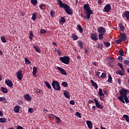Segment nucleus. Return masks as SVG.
I'll return each instance as SVG.
<instances>
[{
	"label": "nucleus",
	"mask_w": 129,
	"mask_h": 129,
	"mask_svg": "<svg viewBox=\"0 0 129 129\" xmlns=\"http://www.w3.org/2000/svg\"><path fill=\"white\" fill-rule=\"evenodd\" d=\"M59 23H62V24H64L66 22V20L65 18L63 17H61L60 18V20H59Z\"/></svg>",
	"instance_id": "29"
},
{
	"label": "nucleus",
	"mask_w": 129,
	"mask_h": 129,
	"mask_svg": "<svg viewBox=\"0 0 129 129\" xmlns=\"http://www.w3.org/2000/svg\"><path fill=\"white\" fill-rule=\"evenodd\" d=\"M24 98L26 100H27V101H31V97H30V95L29 94L24 95Z\"/></svg>",
	"instance_id": "24"
},
{
	"label": "nucleus",
	"mask_w": 129,
	"mask_h": 129,
	"mask_svg": "<svg viewBox=\"0 0 129 129\" xmlns=\"http://www.w3.org/2000/svg\"><path fill=\"white\" fill-rule=\"evenodd\" d=\"M5 100H6V97H0V101L1 102L4 101Z\"/></svg>",
	"instance_id": "59"
},
{
	"label": "nucleus",
	"mask_w": 129,
	"mask_h": 129,
	"mask_svg": "<svg viewBox=\"0 0 129 129\" xmlns=\"http://www.w3.org/2000/svg\"><path fill=\"white\" fill-rule=\"evenodd\" d=\"M37 13H34L32 14V17H31V20H32L34 22L36 21V19H37Z\"/></svg>",
	"instance_id": "21"
},
{
	"label": "nucleus",
	"mask_w": 129,
	"mask_h": 129,
	"mask_svg": "<svg viewBox=\"0 0 129 129\" xmlns=\"http://www.w3.org/2000/svg\"><path fill=\"white\" fill-rule=\"evenodd\" d=\"M51 85L54 90H57V91H60V90H61V87H60L59 82L56 81H52Z\"/></svg>",
	"instance_id": "4"
},
{
	"label": "nucleus",
	"mask_w": 129,
	"mask_h": 129,
	"mask_svg": "<svg viewBox=\"0 0 129 129\" xmlns=\"http://www.w3.org/2000/svg\"><path fill=\"white\" fill-rule=\"evenodd\" d=\"M101 73L99 72V71H98V72L96 73V76H97L98 78H99V75H100Z\"/></svg>",
	"instance_id": "55"
},
{
	"label": "nucleus",
	"mask_w": 129,
	"mask_h": 129,
	"mask_svg": "<svg viewBox=\"0 0 129 129\" xmlns=\"http://www.w3.org/2000/svg\"><path fill=\"white\" fill-rule=\"evenodd\" d=\"M49 117H52V118H56V115H54V114H50L49 115Z\"/></svg>",
	"instance_id": "58"
},
{
	"label": "nucleus",
	"mask_w": 129,
	"mask_h": 129,
	"mask_svg": "<svg viewBox=\"0 0 129 129\" xmlns=\"http://www.w3.org/2000/svg\"><path fill=\"white\" fill-rule=\"evenodd\" d=\"M50 16L52 17H55V11H54L51 10L50 11Z\"/></svg>",
	"instance_id": "48"
},
{
	"label": "nucleus",
	"mask_w": 129,
	"mask_h": 129,
	"mask_svg": "<svg viewBox=\"0 0 129 129\" xmlns=\"http://www.w3.org/2000/svg\"><path fill=\"white\" fill-rule=\"evenodd\" d=\"M86 123L88 125V127L89 129H91L93 127V125H92V122H91V121H89V120H87L86 121Z\"/></svg>",
	"instance_id": "18"
},
{
	"label": "nucleus",
	"mask_w": 129,
	"mask_h": 129,
	"mask_svg": "<svg viewBox=\"0 0 129 129\" xmlns=\"http://www.w3.org/2000/svg\"><path fill=\"white\" fill-rule=\"evenodd\" d=\"M98 94L99 96H104V94L102 92V89H99V93Z\"/></svg>",
	"instance_id": "33"
},
{
	"label": "nucleus",
	"mask_w": 129,
	"mask_h": 129,
	"mask_svg": "<svg viewBox=\"0 0 129 129\" xmlns=\"http://www.w3.org/2000/svg\"><path fill=\"white\" fill-rule=\"evenodd\" d=\"M103 33H100L99 34V40H103Z\"/></svg>",
	"instance_id": "43"
},
{
	"label": "nucleus",
	"mask_w": 129,
	"mask_h": 129,
	"mask_svg": "<svg viewBox=\"0 0 129 129\" xmlns=\"http://www.w3.org/2000/svg\"><path fill=\"white\" fill-rule=\"evenodd\" d=\"M59 60L62 63L67 65H68L70 63V57L69 56H64L63 57H60Z\"/></svg>",
	"instance_id": "5"
},
{
	"label": "nucleus",
	"mask_w": 129,
	"mask_h": 129,
	"mask_svg": "<svg viewBox=\"0 0 129 129\" xmlns=\"http://www.w3.org/2000/svg\"><path fill=\"white\" fill-rule=\"evenodd\" d=\"M122 18H124L126 17V20H129V11H126L124 12V14L122 15Z\"/></svg>",
	"instance_id": "13"
},
{
	"label": "nucleus",
	"mask_w": 129,
	"mask_h": 129,
	"mask_svg": "<svg viewBox=\"0 0 129 129\" xmlns=\"http://www.w3.org/2000/svg\"><path fill=\"white\" fill-rule=\"evenodd\" d=\"M84 9L86 11L85 13L87 14V17L85 18V20H89L90 19V15L93 14V11L90 9V7L88 4L84 5Z\"/></svg>",
	"instance_id": "3"
},
{
	"label": "nucleus",
	"mask_w": 129,
	"mask_h": 129,
	"mask_svg": "<svg viewBox=\"0 0 129 129\" xmlns=\"http://www.w3.org/2000/svg\"><path fill=\"white\" fill-rule=\"evenodd\" d=\"M79 46L80 48V49H83V43H82L81 41H79Z\"/></svg>",
	"instance_id": "41"
},
{
	"label": "nucleus",
	"mask_w": 129,
	"mask_h": 129,
	"mask_svg": "<svg viewBox=\"0 0 129 129\" xmlns=\"http://www.w3.org/2000/svg\"><path fill=\"white\" fill-rule=\"evenodd\" d=\"M76 116H78L79 118H81V117H82V116H81V113H80L79 112H76Z\"/></svg>",
	"instance_id": "49"
},
{
	"label": "nucleus",
	"mask_w": 129,
	"mask_h": 129,
	"mask_svg": "<svg viewBox=\"0 0 129 129\" xmlns=\"http://www.w3.org/2000/svg\"><path fill=\"white\" fill-rule=\"evenodd\" d=\"M72 38L73 39L74 41H76L78 40V36L75 34H72Z\"/></svg>",
	"instance_id": "27"
},
{
	"label": "nucleus",
	"mask_w": 129,
	"mask_h": 129,
	"mask_svg": "<svg viewBox=\"0 0 129 129\" xmlns=\"http://www.w3.org/2000/svg\"><path fill=\"white\" fill-rule=\"evenodd\" d=\"M56 52L57 53L58 55H59V56H61V55H62V53H61V51H60V50L59 49L56 50Z\"/></svg>",
	"instance_id": "56"
},
{
	"label": "nucleus",
	"mask_w": 129,
	"mask_h": 129,
	"mask_svg": "<svg viewBox=\"0 0 129 129\" xmlns=\"http://www.w3.org/2000/svg\"><path fill=\"white\" fill-rule=\"evenodd\" d=\"M108 82H110V83H111L112 82V78L111 77V76H110V74L108 75Z\"/></svg>",
	"instance_id": "40"
},
{
	"label": "nucleus",
	"mask_w": 129,
	"mask_h": 129,
	"mask_svg": "<svg viewBox=\"0 0 129 129\" xmlns=\"http://www.w3.org/2000/svg\"><path fill=\"white\" fill-rule=\"evenodd\" d=\"M90 82L91 83L92 86L95 88V89H97V88H98V86L97 85V84L94 82L93 80H91Z\"/></svg>",
	"instance_id": "15"
},
{
	"label": "nucleus",
	"mask_w": 129,
	"mask_h": 129,
	"mask_svg": "<svg viewBox=\"0 0 129 129\" xmlns=\"http://www.w3.org/2000/svg\"><path fill=\"white\" fill-rule=\"evenodd\" d=\"M17 129H24V128L22 126H18Z\"/></svg>",
	"instance_id": "64"
},
{
	"label": "nucleus",
	"mask_w": 129,
	"mask_h": 129,
	"mask_svg": "<svg viewBox=\"0 0 129 129\" xmlns=\"http://www.w3.org/2000/svg\"><path fill=\"white\" fill-rule=\"evenodd\" d=\"M77 28H78V30L81 32V33H82V32H83V29L81 27V25L78 24Z\"/></svg>",
	"instance_id": "34"
},
{
	"label": "nucleus",
	"mask_w": 129,
	"mask_h": 129,
	"mask_svg": "<svg viewBox=\"0 0 129 129\" xmlns=\"http://www.w3.org/2000/svg\"><path fill=\"white\" fill-rule=\"evenodd\" d=\"M119 54L120 56H123V55H124V52H123V49H122V48H121V49L119 50Z\"/></svg>",
	"instance_id": "39"
},
{
	"label": "nucleus",
	"mask_w": 129,
	"mask_h": 129,
	"mask_svg": "<svg viewBox=\"0 0 129 129\" xmlns=\"http://www.w3.org/2000/svg\"><path fill=\"white\" fill-rule=\"evenodd\" d=\"M17 77L19 80L21 81L23 79V71L22 70H19L16 73Z\"/></svg>",
	"instance_id": "6"
},
{
	"label": "nucleus",
	"mask_w": 129,
	"mask_h": 129,
	"mask_svg": "<svg viewBox=\"0 0 129 129\" xmlns=\"http://www.w3.org/2000/svg\"><path fill=\"white\" fill-rule=\"evenodd\" d=\"M61 85H62L63 87H68V83L66 82H63L61 83Z\"/></svg>",
	"instance_id": "44"
},
{
	"label": "nucleus",
	"mask_w": 129,
	"mask_h": 129,
	"mask_svg": "<svg viewBox=\"0 0 129 129\" xmlns=\"http://www.w3.org/2000/svg\"><path fill=\"white\" fill-rule=\"evenodd\" d=\"M118 66H119V67H120L122 72H124L125 71V70L124 69H123V68L122 67V64L121 63L118 62Z\"/></svg>",
	"instance_id": "25"
},
{
	"label": "nucleus",
	"mask_w": 129,
	"mask_h": 129,
	"mask_svg": "<svg viewBox=\"0 0 129 129\" xmlns=\"http://www.w3.org/2000/svg\"><path fill=\"white\" fill-rule=\"evenodd\" d=\"M100 77L101 78H105V77H106V74L103 73L101 75Z\"/></svg>",
	"instance_id": "54"
},
{
	"label": "nucleus",
	"mask_w": 129,
	"mask_h": 129,
	"mask_svg": "<svg viewBox=\"0 0 129 129\" xmlns=\"http://www.w3.org/2000/svg\"><path fill=\"white\" fill-rule=\"evenodd\" d=\"M108 63L109 64V66H110L111 67V68H112V67H113V66L111 64V63H113V59H109Z\"/></svg>",
	"instance_id": "35"
},
{
	"label": "nucleus",
	"mask_w": 129,
	"mask_h": 129,
	"mask_svg": "<svg viewBox=\"0 0 129 129\" xmlns=\"http://www.w3.org/2000/svg\"><path fill=\"white\" fill-rule=\"evenodd\" d=\"M110 10H111L110 4H106L104 8L103 12L104 13H109Z\"/></svg>",
	"instance_id": "7"
},
{
	"label": "nucleus",
	"mask_w": 129,
	"mask_h": 129,
	"mask_svg": "<svg viewBox=\"0 0 129 129\" xmlns=\"http://www.w3.org/2000/svg\"><path fill=\"white\" fill-rule=\"evenodd\" d=\"M1 40L2 41V42H3V43H7V40H6V37H5V36H1Z\"/></svg>",
	"instance_id": "47"
},
{
	"label": "nucleus",
	"mask_w": 129,
	"mask_h": 129,
	"mask_svg": "<svg viewBox=\"0 0 129 129\" xmlns=\"http://www.w3.org/2000/svg\"><path fill=\"white\" fill-rule=\"evenodd\" d=\"M128 93H129L128 90L122 88L119 91L120 96L118 97L117 98L120 100V101H121V102H122V103H125V102L123 100V97L127 96Z\"/></svg>",
	"instance_id": "2"
},
{
	"label": "nucleus",
	"mask_w": 129,
	"mask_h": 129,
	"mask_svg": "<svg viewBox=\"0 0 129 129\" xmlns=\"http://www.w3.org/2000/svg\"><path fill=\"white\" fill-rule=\"evenodd\" d=\"M116 74L117 75H120V76H123V75H124V72H122V71L120 70L116 72Z\"/></svg>",
	"instance_id": "23"
},
{
	"label": "nucleus",
	"mask_w": 129,
	"mask_h": 129,
	"mask_svg": "<svg viewBox=\"0 0 129 129\" xmlns=\"http://www.w3.org/2000/svg\"><path fill=\"white\" fill-rule=\"evenodd\" d=\"M28 112H30V113H33V108H29V109H28Z\"/></svg>",
	"instance_id": "57"
},
{
	"label": "nucleus",
	"mask_w": 129,
	"mask_h": 129,
	"mask_svg": "<svg viewBox=\"0 0 129 129\" xmlns=\"http://www.w3.org/2000/svg\"><path fill=\"white\" fill-rule=\"evenodd\" d=\"M118 60L119 61V62H122V56H119L118 57Z\"/></svg>",
	"instance_id": "52"
},
{
	"label": "nucleus",
	"mask_w": 129,
	"mask_h": 129,
	"mask_svg": "<svg viewBox=\"0 0 129 129\" xmlns=\"http://www.w3.org/2000/svg\"><path fill=\"white\" fill-rule=\"evenodd\" d=\"M57 69L59 71H60L61 74L62 75H67V72L64 70L63 69H62V68H60L59 67H57Z\"/></svg>",
	"instance_id": "10"
},
{
	"label": "nucleus",
	"mask_w": 129,
	"mask_h": 129,
	"mask_svg": "<svg viewBox=\"0 0 129 129\" xmlns=\"http://www.w3.org/2000/svg\"><path fill=\"white\" fill-rule=\"evenodd\" d=\"M18 104L22 105V104H23V101H22V100H19L18 101Z\"/></svg>",
	"instance_id": "61"
},
{
	"label": "nucleus",
	"mask_w": 129,
	"mask_h": 129,
	"mask_svg": "<svg viewBox=\"0 0 129 129\" xmlns=\"http://www.w3.org/2000/svg\"><path fill=\"white\" fill-rule=\"evenodd\" d=\"M41 34H46L47 33V31L45 29H41L40 30Z\"/></svg>",
	"instance_id": "51"
},
{
	"label": "nucleus",
	"mask_w": 129,
	"mask_h": 129,
	"mask_svg": "<svg viewBox=\"0 0 129 129\" xmlns=\"http://www.w3.org/2000/svg\"><path fill=\"white\" fill-rule=\"evenodd\" d=\"M102 47H103V44L102 43H98V48L99 50H102Z\"/></svg>",
	"instance_id": "38"
},
{
	"label": "nucleus",
	"mask_w": 129,
	"mask_h": 129,
	"mask_svg": "<svg viewBox=\"0 0 129 129\" xmlns=\"http://www.w3.org/2000/svg\"><path fill=\"white\" fill-rule=\"evenodd\" d=\"M55 119L57 123H59V122H61V119L58 116L55 117Z\"/></svg>",
	"instance_id": "46"
},
{
	"label": "nucleus",
	"mask_w": 129,
	"mask_h": 129,
	"mask_svg": "<svg viewBox=\"0 0 129 129\" xmlns=\"http://www.w3.org/2000/svg\"><path fill=\"white\" fill-rule=\"evenodd\" d=\"M91 39L93 41H96L98 40V38L97 37V34L96 33H93L90 36Z\"/></svg>",
	"instance_id": "11"
},
{
	"label": "nucleus",
	"mask_w": 129,
	"mask_h": 129,
	"mask_svg": "<svg viewBox=\"0 0 129 129\" xmlns=\"http://www.w3.org/2000/svg\"><path fill=\"white\" fill-rule=\"evenodd\" d=\"M94 100L95 102L96 106V107H97V108H99L100 109H103V106L99 104V102H98V100L95 98L94 99Z\"/></svg>",
	"instance_id": "8"
},
{
	"label": "nucleus",
	"mask_w": 129,
	"mask_h": 129,
	"mask_svg": "<svg viewBox=\"0 0 129 129\" xmlns=\"http://www.w3.org/2000/svg\"><path fill=\"white\" fill-rule=\"evenodd\" d=\"M5 83L6 84H7V85L9 87H11L12 88H13V86H14V84L13 83V82H12V81L11 80H6L5 81Z\"/></svg>",
	"instance_id": "12"
},
{
	"label": "nucleus",
	"mask_w": 129,
	"mask_h": 129,
	"mask_svg": "<svg viewBox=\"0 0 129 129\" xmlns=\"http://www.w3.org/2000/svg\"><path fill=\"white\" fill-rule=\"evenodd\" d=\"M44 84L45 85L46 87H47V88H48V89H51L52 88V87L51 86V85H50V84H49V83L48 82H47V81L44 82Z\"/></svg>",
	"instance_id": "26"
},
{
	"label": "nucleus",
	"mask_w": 129,
	"mask_h": 129,
	"mask_svg": "<svg viewBox=\"0 0 129 129\" xmlns=\"http://www.w3.org/2000/svg\"><path fill=\"white\" fill-rule=\"evenodd\" d=\"M38 71V68L36 67H33V75L34 77H37V72Z\"/></svg>",
	"instance_id": "16"
},
{
	"label": "nucleus",
	"mask_w": 129,
	"mask_h": 129,
	"mask_svg": "<svg viewBox=\"0 0 129 129\" xmlns=\"http://www.w3.org/2000/svg\"><path fill=\"white\" fill-rule=\"evenodd\" d=\"M85 53L86 55H88V49H87V48L85 49Z\"/></svg>",
	"instance_id": "62"
},
{
	"label": "nucleus",
	"mask_w": 129,
	"mask_h": 129,
	"mask_svg": "<svg viewBox=\"0 0 129 129\" xmlns=\"http://www.w3.org/2000/svg\"><path fill=\"white\" fill-rule=\"evenodd\" d=\"M123 118L125 119V120H126V121H127V122H129V116H128V115L124 114L123 115Z\"/></svg>",
	"instance_id": "32"
},
{
	"label": "nucleus",
	"mask_w": 129,
	"mask_h": 129,
	"mask_svg": "<svg viewBox=\"0 0 129 129\" xmlns=\"http://www.w3.org/2000/svg\"><path fill=\"white\" fill-rule=\"evenodd\" d=\"M119 27V30L121 32H123L124 31V26H123V24L122 23H120L118 24Z\"/></svg>",
	"instance_id": "19"
},
{
	"label": "nucleus",
	"mask_w": 129,
	"mask_h": 129,
	"mask_svg": "<svg viewBox=\"0 0 129 129\" xmlns=\"http://www.w3.org/2000/svg\"><path fill=\"white\" fill-rule=\"evenodd\" d=\"M34 36V34H33V31H30V36L29 39L31 41L33 40V37Z\"/></svg>",
	"instance_id": "37"
},
{
	"label": "nucleus",
	"mask_w": 129,
	"mask_h": 129,
	"mask_svg": "<svg viewBox=\"0 0 129 129\" xmlns=\"http://www.w3.org/2000/svg\"><path fill=\"white\" fill-rule=\"evenodd\" d=\"M117 81H118V84H121V79H118Z\"/></svg>",
	"instance_id": "63"
},
{
	"label": "nucleus",
	"mask_w": 129,
	"mask_h": 129,
	"mask_svg": "<svg viewBox=\"0 0 129 129\" xmlns=\"http://www.w3.org/2000/svg\"><path fill=\"white\" fill-rule=\"evenodd\" d=\"M57 3L58 5H59V7L65 9L67 14H68V15L73 14V11H72V10L70 9V6H69V5L63 4V2H62V1L61 0H57Z\"/></svg>",
	"instance_id": "1"
},
{
	"label": "nucleus",
	"mask_w": 129,
	"mask_h": 129,
	"mask_svg": "<svg viewBox=\"0 0 129 129\" xmlns=\"http://www.w3.org/2000/svg\"><path fill=\"white\" fill-rule=\"evenodd\" d=\"M31 2L34 6H36V5H37V0H31Z\"/></svg>",
	"instance_id": "50"
},
{
	"label": "nucleus",
	"mask_w": 129,
	"mask_h": 129,
	"mask_svg": "<svg viewBox=\"0 0 129 129\" xmlns=\"http://www.w3.org/2000/svg\"><path fill=\"white\" fill-rule=\"evenodd\" d=\"M63 95H64L65 97H66V98H68L69 99L71 97L70 93H69V92H68L67 91H64L63 92Z\"/></svg>",
	"instance_id": "17"
},
{
	"label": "nucleus",
	"mask_w": 129,
	"mask_h": 129,
	"mask_svg": "<svg viewBox=\"0 0 129 129\" xmlns=\"http://www.w3.org/2000/svg\"><path fill=\"white\" fill-rule=\"evenodd\" d=\"M120 38L122 42H125V41H126V34H125V33H121Z\"/></svg>",
	"instance_id": "9"
},
{
	"label": "nucleus",
	"mask_w": 129,
	"mask_h": 129,
	"mask_svg": "<svg viewBox=\"0 0 129 129\" xmlns=\"http://www.w3.org/2000/svg\"><path fill=\"white\" fill-rule=\"evenodd\" d=\"M98 32L100 34H103V33H105L106 31H105V29L103 27H100L98 29Z\"/></svg>",
	"instance_id": "14"
},
{
	"label": "nucleus",
	"mask_w": 129,
	"mask_h": 129,
	"mask_svg": "<svg viewBox=\"0 0 129 129\" xmlns=\"http://www.w3.org/2000/svg\"><path fill=\"white\" fill-rule=\"evenodd\" d=\"M14 111L16 113H19V112H20V106H15L14 107Z\"/></svg>",
	"instance_id": "20"
},
{
	"label": "nucleus",
	"mask_w": 129,
	"mask_h": 129,
	"mask_svg": "<svg viewBox=\"0 0 129 129\" xmlns=\"http://www.w3.org/2000/svg\"><path fill=\"white\" fill-rule=\"evenodd\" d=\"M7 118H0V122H2V123H3L4 122H7Z\"/></svg>",
	"instance_id": "36"
},
{
	"label": "nucleus",
	"mask_w": 129,
	"mask_h": 129,
	"mask_svg": "<svg viewBox=\"0 0 129 129\" xmlns=\"http://www.w3.org/2000/svg\"><path fill=\"white\" fill-rule=\"evenodd\" d=\"M70 104H71L72 105H74V104H75V102L74 101V100H71L70 101Z\"/></svg>",
	"instance_id": "60"
},
{
	"label": "nucleus",
	"mask_w": 129,
	"mask_h": 129,
	"mask_svg": "<svg viewBox=\"0 0 129 129\" xmlns=\"http://www.w3.org/2000/svg\"><path fill=\"white\" fill-rule=\"evenodd\" d=\"M25 64H26L30 65V64H32V62H31V61H30L29 59H28L27 57L25 58Z\"/></svg>",
	"instance_id": "31"
},
{
	"label": "nucleus",
	"mask_w": 129,
	"mask_h": 129,
	"mask_svg": "<svg viewBox=\"0 0 129 129\" xmlns=\"http://www.w3.org/2000/svg\"><path fill=\"white\" fill-rule=\"evenodd\" d=\"M123 99L124 100L125 102L126 103H129V100H128V98L127 97V96L123 97Z\"/></svg>",
	"instance_id": "42"
},
{
	"label": "nucleus",
	"mask_w": 129,
	"mask_h": 129,
	"mask_svg": "<svg viewBox=\"0 0 129 129\" xmlns=\"http://www.w3.org/2000/svg\"><path fill=\"white\" fill-rule=\"evenodd\" d=\"M121 42H122L121 39L120 38L119 39L116 40V42L117 43V44L118 45L119 44H120Z\"/></svg>",
	"instance_id": "53"
},
{
	"label": "nucleus",
	"mask_w": 129,
	"mask_h": 129,
	"mask_svg": "<svg viewBox=\"0 0 129 129\" xmlns=\"http://www.w3.org/2000/svg\"><path fill=\"white\" fill-rule=\"evenodd\" d=\"M124 64L126 66H128L129 67V60L127 59L124 60Z\"/></svg>",
	"instance_id": "45"
},
{
	"label": "nucleus",
	"mask_w": 129,
	"mask_h": 129,
	"mask_svg": "<svg viewBox=\"0 0 129 129\" xmlns=\"http://www.w3.org/2000/svg\"><path fill=\"white\" fill-rule=\"evenodd\" d=\"M103 44L106 48H108L110 46V43L108 42L104 41Z\"/></svg>",
	"instance_id": "28"
},
{
	"label": "nucleus",
	"mask_w": 129,
	"mask_h": 129,
	"mask_svg": "<svg viewBox=\"0 0 129 129\" xmlns=\"http://www.w3.org/2000/svg\"><path fill=\"white\" fill-rule=\"evenodd\" d=\"M1 90L3 93H7L8 92V89L4 87H1Z\"/></svg>",
	"instance_id": "30"
},
{
	"label": "nucleus",
	"mask_w": 129,
	"mask_h": 129,
	"mask_svg": "<svg viewBox=\"0 0 129 129\" xmlns=\"http://www.w3.org/2000/svg\"><path fill=\"white\" fill-rule=\"evenodd\" d=\"M33 48L34 49H35V51L37 52V53H41V49H40L39 47H38V46H36V45H34L33 46Z\"/></svg>",
	"instance_id": "22"
}]
</instances>
